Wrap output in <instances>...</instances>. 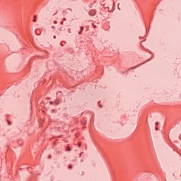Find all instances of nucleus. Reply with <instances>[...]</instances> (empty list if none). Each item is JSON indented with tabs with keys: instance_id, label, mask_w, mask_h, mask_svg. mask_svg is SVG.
I'll list each match as a JSON object with an SVG mask.
<instances>
[{
	"instance_id": "obj_1",
	"label": "nucleus",
	"mask_w": 181,
	"mask_h": 181,
	"mask_svg": "<svg viewBox=\"0 0 181 181\" xmlns=\"http://www.w3.org/2000/svg\"><path fill=\"white\" fill-rule=\"evenodd\" d=\"M89 15H90V16H94V15H95V11H94V10L90 11H89Z\"/></svg>"
},
{
	"instance_id": "obj_2",
	"label": "nucleus",
	"mask_w": 181,
	"mask_h": 181,
	"mask_svg": "<svg viewBox=\"0 0 181 181\" xmlns=\"http://www.w3.org/2000/svg\"><path fill=\"white\" fill-rule=\"evenodd\" d=\"M33 22H36V16H34Z\"/></svg>"
},
{
	"instance_id": "obj_3",
	"label": "nucleus",
	"mask_w": 181,
	"mask_h": 181,
	"mask_svg": "<svg viewBox=\"0 0 181 181\" xmlns=\"http://www.w3.org/2000/svg\"><path fill=\"white\" fill-rule=\"evenodd\" d=\"M69 169H71V165H69Z\"/></svg>"
},
{
	"instance_id": "obj_4",
	"label": "nucleus",
	"mask_w": 181,
	"mask_h": 181,
	"mask_svg": "<svg viewBox=\"0 0 181 181\" xmlns=\"http://www.w3.org/2000/svg\"><path fill=\"white\" fill-rule=\"evenodd\" d=\"M84 28L83 27H81V30H83Z\"/></svg>"
},
{
	"instance_id": "obj_5",
	"label": "nucleus",
	"mask_w": 181,
	"mask_h": 181,
	"mask_svg": "<svg viewBox=\"0 0 181 181\" xmlns=\"http://www.w3.org/2000/svg\"><path fill=\"white\" fill-rule=\"evenodd\" d=\"M78 146H81V143H79V144H78Z\"/></svg>"
},
{
	"instance_id": "obj_6",
	"label": "nucleus",
	"mask_w": 181,
	"mask_h": 181,
	"mask_svg": "<svg viewBox=\"0 0 181 181\" xmlns=\"http://www.w3.org/2000/svg\"><path fill=\"white\" fill-rule=\"evenodd\" d=\"M54 23L56 25V23H57V21H54Z\"/></svg>"
},
{
	"instance_id": "obj_7",
	"label": "nucleus",
	"mask_w": 181,
	"mask_h": 181,
	"mask_svg": "<svg viewBox=\"0 0 181 181\" xmlns=\"http://www.w3.org/2000/svg\"><path fill=\"white\" fill-rule=\"evenodd\" d=\"M52 29H56V28L54 26H52Z\"/></svg>"
},
{
	"instance_id": "obj_8",
	"label": "nucleus",
	"mask_w": 181,
	"mask_h": 181,
	"mask_svg": "<svg viewBox=\"0 0 181 181\" xmlns=\"http://www.w3.org/2000/svg\"><path fill=\"white\" fill-rule=\"evenodd\" d=\"M158 124H159V122H156V125H158Z\"/></svg>"
},
{
	"instance_id": "obj_9",
	"label": "nucleus",
	"mask_w": 181,
	"mask_h": 181,
	"mask_svg": "<svg viewBox=\"0 0 181 181\" xmlns=\"http://www.w3.org/2000/svg\"><path fill=\"white\" fill-rule=\"evenodd\" d=\"M78 35H81V31H80V32L78 33Z\"/></svg>"
},
{
	"instance_id": "obj_10",
	"label": "nucleus",
	"mask_w": 181,
	"mask_h": 181,
	"mask_svg": "<svg viewBox=\"0 0 181 181\" xmlns=\"http://www.w3.org/2000/svg\"><path fill=\"white\" fill-rule=\"evenodd\" d=\"M60 23H61V25H63V21H62Z\"/></svg>"
},
{
	"instance_id": "obj_11",
	"label": "nucleus",
	"mask_w": 181,
	"mask_h": 181,
	"mask_svg": "<svg viewBox=\"0 0 181 181\" xmlns=\"http://www.w3.org/2000/svg\"><path fill=\"white\" fill-rule=\"evenodd\" d=\"M55 104H57H57H59V103H58V102H55Z\"/></svg>"
},
{
	"instance_id": "obj_12",
	"label": "nucleus",
	"mask_w": 181,
	"mask_h": 181,
	"mask_svg": "<svg viewBox=\"0 0 181 181\" xmlns=\"http://www.w3.org/2000/svg\"><path fill=\"white\" fill-rule=\"evenodd\" d=\"M158 127H156V130L158 131Z\"/></svg>"
},
{
	"instance_id": "obj_13",
	"label": "nucleus",
	"mask_w": 181,
	"mask_h": 181,
	"mask_svg": "<svg viewBox=\"0 0 181 181\" xmlns=\"http://www.w3.org/2000/svg\"><path fill=\"white\" fill-rule=\"evenodd\" d=\"M63 21H66V18H63Z\"/></svg>"
},
{
	"instance_id": "obj_14",
	"label": "nucleus",
	"mask_w": 181,
	"mask_h": 181,
	"mask_svg": "<svg viewBox=\"0 0 181 181\" xmlns=\"http://www.w3.org/2000/svg\"><path fill=\"white\" fill-rule=\"evenodd\" d=\"M54 39H56V35L54 36Z\"/></svg>"
},
{
	"instance_id": "obj_15",
	"label": "nucleus",
	"mask_w": 181,
	"mask_h": 181,
	"mask_svg": "<svg viewBox=\"0 0 181 181\" xmlns=\"http://www.w3.org/2000/svg\"><path fill=\"white\" fill-rule=\"evenodd\" d=\"M50 104H51V105L53 104V102H50Z\"/></svg>"
},
{
	"instance_id": "obj_16",
	"label": "nucleus",
	"mask_w": 181,
	"mask_h": 181,
	"mask_svg": "<svg viewBox=\"0 0 181 181\" xmlns=\"http://www.w3.org/2000/svg\"><path fill=\"white\" fill-rule=\"evenodd\" d=\"M180 139H181V136H180Z\"/></svg>"
},
{
	"instance_id": "obj_17",
	"label": "nucleus",
	"mask_w": 181,
	"mask_h": 181,
	"mask_svg": "<svg viewBox=\"0 0 181 181\" xmlns=\"http://www.w3.org/2000/svg\"><path fill=\"white\" fill-rule=\"evenodd\" d=\"M68 151H70V148H68Z\"/></svg>"
}]
</instances>
